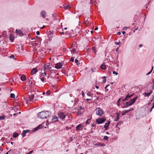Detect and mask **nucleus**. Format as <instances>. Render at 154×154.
Segmentation results:
<instances>
[{"mask_svg": "<svg viewBox=\"0 0 154 154\" xmlns=\"http://www.w3.org/2000/svg\"><path fill=\"white\" fill-rule=\"evenodd\" d=\"M51 114L50 111H45L40 112L37 114V117L39 119H46Z\"/></svg>", "mask_w": 154, "mask_h": 154, "instance_id": "obj_1", "label": "nucleus"}, {"mask_svg": "<svg viewBox=\"0 0 154 154\" xmlns=\"http://www.w3.org/2000/svg\"><path fill=\"white\" fill-rule=\"evenodd\" d=\"M137 98V97H136L133 99H130V100L129 101L126 102V105H125L124 106H122V107L123 108H125L129 106H131L135 102Z\"/></svg>", "mask_w": 154, "mask_h": 154, "instance_id": "obj_2", "label": "nucleus"}, {"mask_svg": "<svg viewBox=\"0 0 154 154\" xmlns=\"http://www.w3.org/2000/svg\"><path fill=\"white\" fill-rule=\"evenodd\" d=\"M97 109H98V110L96 112V115L99 116H101L103 114H104V111L100 107H99L98 108H97L95 109V110H97Z\"/></svg>", "mask_w": 154, "mask_h": 154, "instance_id": "obj_3", "label": "nucleus"}, {"mask_svg": "<svg viewBox=\"0 0 154 154\" xmlns=\"http://www.w3.org/2000/svg\"><path fill=\"white\" fill-rule=\"evenodd\" d=\"M106 120V119L105 118H99L96 120V122L98 124H101L104 122Z\"/></svg>", "mask_w": 154, "mask_h": 154, "instance_id": "obj_4", "label": "nucleus"}, {"mask_svg": "<svg viewBox=\"0 0 154 154\" xmlns=\"http://www.w3.org/2000/svg\"><path fill=\"white\" fill-rule=\"evenodd\" d=\"M34 95L32 94L30 95H28L27 96V100H28L29 101L33 102V100L34 97Z\"/></svg>", "mask_w": 154, "mask_h": 154, "instance_id": "obj_5", "label": "nucleus"}, {"mask_svg": "<svg viewBox=\"0 0 154 154\" xmlns=\"http://www.w3.org/2000/svg\"><path fill=\"white\" fill-rule=\"evenodd\" d=\"M58 116L60 119H64L66 117L65 115L64 114V113L62 112H60L59 113Z\"/></svg>", "mask_w": 154, "mask_h": 154, "instance_id": "obj_6", "label": "nucleus"}, {"mask_svg": "<svg viewBox=\"0 0 154 154\" xmlns=\"http://www.w3.org/2000/svg\"><path fill=\"white\" fill-rule=\"evenodd\" d=\"M63 66L61 63L59 62L56 63L55 66V67L57 69H60L62 68Z\"/></svg>", "mask_w": 154, "mask_h": 154, "instance_id": "obj_7", "label": "nucleus"}, {"mask_svg": "<svg viewBox=\"0 0 154 154\" xmlns=\"http://www.w3.org/2000/svg\"><path fill=\"white\" fill-rule=\"evenodd\" d=\"M83 128V126L82 124H80L78 125L76 127V130L78 131L79 130H82Z\"/></svg>", "mask_w": 154, "mask_h": 154, "instance_id": "obj_8", "label": "nucleus"}, {"mask_svg": "<svg viewBox=\"0 0 154 154\" xmlns=\"http://www.w3.org/2000/svg\"><path fill=\"white\" fill-rule=\"evenodd\" d=\"M51 121L53 122H58V119L56 116H54L51 119Z\"/></svg>", "mask_w": 154, "mask_h": 154, "instance_id": "obj_9", "label": "nucleus"}, {"mask_svg": "<svg viewBox=\"0 0 154 154\" xmlns=\"http://www.w3.org/2000/svg\"><path fill=\"white\" fill-rule=\"evenodd\" d=\"M110 122L109 121H108V123H105V125H104V128L106 130H107L108 129L109 125L110 124Z\"/></svg>", "mask_w": 154, "mask_h": 154, "instance_id": "obj_10", "label": "nucleus"}, {"mask_svg": "<svg viewBox=\"0 0 154 154\" xmlns=\"http://www.w3.org/2000/svg\"><path fill=\"white\" fill-rule=\"evenodd\" d=\"M38 71V70L37 69V68H34L32 69L31 72L32 74H36Z\"/></svg>", "mask_w": 154, "mask_h": 154, "instance_id": "obj_11", "label": "nucleus"}, {"mask_svg": "<svg viewBox=\"0 0 154 154\" xmlns=\"http://www.w3.org/2000/svg\"><path fill=\"white\" fill-rule=\"evenodd\" d=\"M48 68H49V69H50L51 68V66H50L49 63H47L44 65V68L45 70L46 69H47Z\"/></svg>", "mask_w": 154, "mask_h": 154, "instance_id": "obj_12", "label": "nucleus"}, {"mask_svg": "<svg viewBox=\"0 0 154 154\" xmlns=\"http://www.w3.org/2000/svg\"><path fill=\"white\" fill-rule=\"evenodd\" d=\"M100 68L104 70L106 69V65L103 63L100 66Z\"/></svg>", "mask_w": 154, "mask_h": 154, "instance_id": "obj_13", "label": "nucleus"}, {"mask_svg": "<svg viewBox=\"0 0 154 154\" xmlns=\"http://www.w3.org/2000/svg\"><path fill=\"white\" fill-rule=\"evenodd\" d=\"M116 114L117 116V117H116V118L114 119V121L117 122L119 119V114L118 112H117Z\"/></svg>", "mask_w": 154, "mask_h": 154, "instance_id": "obj_14", "label": "nucleus"}, {"mask_svg": "<svg viewBox=\"0 0 154 154\" xmlns=\"http://www.w3.org/2000/svg\"><path fill=\"white\" fill-rule=\"evenodd\" d=\"M41 14L43 18H45L46 17V13L45 11H43L41 12Z\"/></svg>", "mask_w": 154, "mask_h": 154, "instance_id": "obj_15", "label": "nucleus"}, {"mask_svg": "<svg viewBox=\"0 0 154 154\" xmlns=\"http://www.w3.org/2000/svg\"><path fill=\"white\" fill-rule=\"evenodd\" d=\"M20 79L22 81H24L26 79V77L24 75H23L21 76Z\"/></svg>", "mask_w": 154, "mask_h": 154, "instance_id": "obj_16", "label": "nucleus"}, {"mask_svg": "<svg viewBox=\"0 0 154 154\" xmlns=\"http://www.w3.org/2000/svg\"><path fill=\"white\" fill-rule=\"evenodd\" d=\"M19 134L17 132H14L13 134V137L14 138H16L18 136Z\"/></svg>", "mask_w": 154, "mask_h": 154, "instance_id": "obj_17", "label": "nucleus"}, {"mask_svg": "<svg viewBox=\"0 0 154 154\" xmlns=\"http://www.w3.org/2000/svg\"><path fill=\"white\" fill-rule=\"evenodd\" d=\"M129 112L128 110H124L122 111V116H124L125 115L126 113Z\"/></svg>", "mask_w": 154, "mask_h": 154, "instance_id": "obj_18", "label": "nucleus"}, {"mask_svg": "<svg viewBox=\"0 0 154 154\" xmlns=\"http://www.w3.org/2000/svg\"><path fill=\"white\" fill-rule=\"evenodd\" d=\"M10 40L11 42H13L14 41V38L12 37L11 34H10Z\"/></svg>", "mask_w": 154, "mask_h": 154, "instance_id": "obj_19", "label": "nucleus"}, {"mask_svg": "<svg viewBox=\"0 0 154 154\" xmlns=\"http://www.w3.org/2000/svg\"><path fill=\"white\" fill-rule=\"evenodd\" d=\"M122 98V97L120 98L117 101V105L118 106H119L120 105V103L121 101L120 100H121Z\"/></svg>", "mask_w": 154, "mask_h": 154, "instance_id": "obj_20", "label": "nucleus"}, {"mask_svg": "<svg viewBox=\"0 0 154 154\" xmlns=\"http://www.w3.org/2000/svg\"><path fill=\"white\" fill-rule=\"evenodd\" d=\"M37 128H38L39 129L42 128L43 126L42 124H40L38 125V126H37Z\"/></svg>", "mask_w": 154, "mask_h": 154, "instance_id": "obj_21", "label": "nucleus"}, {"mask_svg": "<svg viewBox=\"0 0 154 154\" xmlns=\"http://www.w3.org/2000/svg\"><path fill=\"white\" fill-rule=\"evenodd\" d=\"M26 133L25 132V131H24V130H23V132H22V133H21V135H22V136L23 137H24L26 136Z\"/></svg>", "mask_w": 154, "mask_h": 154, "instance_id": "obj_22", "label": "nucleus"}, {"mask_svg": "<svg viewBox=\"0 0 154 154\" xmlns=\"http://www.w3.org/2000/svg\"><path fill=\"white\" fill-rule=\"evenodd\" d=\"M10 97L12 98H14L15 97V95L14 94L11 93L10 94Z\"/></svg>", "mask_w": 154, "mask_h": 154, "instance_id": "obj_23", "label": "nucleus"}, {"mask_svg": "<svg viewBox=\"0 0 154 154\" xmlns=\"http://www.w3.org/2000/svg\"><path fill=\"white\" fill-rule=\"evenodd\" d=\"M92 94V93L89 91L87 93V95L89 96H91Z\"/></svg>", "mask_w": 154, "mask_h": 154, "instance_id": "obj_24", "label": "nucleus"}, {"mask_svg": "<svg viewBox=\"0 0 154 154\" xmlns=\"http://www.w3.org/2000/svg\"><path fill=\"white\" fill-rule=\"evenodd\" d=\"M109 85H109V84L107 85L105 87V91L107 92L108 91V89L107 88L108 87H109Z\"/></svg>", "mask_w": 154, "mask_h": 154, "instance_id": "obj_25", "label": "nucleus"}, {"mask_svg": "<svg viewBox=\"0 0 154 154\" xmlns=\"http://www.w3.org/2000/svg\"><path fill=\"white\" fill-rule=\"evenodd\" d=\"M153 66H152L151 70L148 73L146 74V75H149L152 72L153 69Z\"/></svg>", "mask_w": 154, "mask_h": 154, "instance_id": "obj_26", "label": "nucleus"}, {"mask_svg": "<svg viewBox=\"0 0 154 154\" xmlns=\"http://www.w3.org/2000/svg\"><path fill=\"white\" fill-rule=\"evenodd\" d=\"M75 63H76L77 65H79L80 63L79 62L78 60L77 59L75 60Z\"/></svg>", "mask_w": 154, "mask_h": 154, "instance_id": "obj_27", "label": "nucleus"}, {"mask_svg": "<svg viewBox=\"0 0 154 154\" xmlns=\"http://www.w3.org/2000/svg\"><path fill=\"white\" fill-rule=\"evenodd\" d=\"M152 93V91L151 90L150 92L149 93H147V96L148 97Z\"/></svg>", "mask_w": 154, "mask_h": 154, "instance_id": "obj_28", "label": "nucleus"}, {"mask_svg": "<svg viewBox=\"0 0 154 154\" xmlns=\"http://www.w3.org/2000/svg\"><path fill=\"white\" fill-rule=\"evenodd\" d=\"M12 152H11V149H10L9 151L6 152L5 154H12Z\"/></svg>", "mask_w": 154, "mask_h": 154, "instance_id": "obj_29", "label": "nucleus"}, {"mask_svg": "<svg viewBox=\"0 0 154 154\" xmlns=\"http://www.w3.org/2000/svg\"><path fill=\"white\" fill-rule=\"evenodd\" d=\"M5 117L6 116H0V120H2L4 119L5 118Z\"/></svg>", "mask_w": 154, "mask_h": 154, "instance_id": "obj_30", "label": "nucleus"}, {"mask_svg": "<svg viewBox=\"0 0 154 154\" xmlns=\"http://www.w3.org/2000/svg\"><path fill=\"white\" fill-rule=\"evenodd\" d=\"M38 130H39V129H38V128L37 127L36 128H35L34 129H33L32 131L35 132V131Z\"/></svg>", "mask_w": 154, "mask_h": 154, "instance_id": "obj_31", "label": "nucleus"}, {"mask_svg": "<svg viewBox=\"0 0 154 154\" xmlns=\"http://www.w3.org/2000/svg\"><path fill=\"white\" fill-rule=\"evenodd\" d=\"M38 130H39V129H38V128L37 127L36 128H35L34 129H33L32 131L35 132V131Z\"/></svg>", "mask_w": 154, "mask_h": 154, "instance_id": "obj_32", "label": "nucleus"}, {"mask_svg": "<svg viewBox=\"0 0 154 154\" xmlns=\"http://www.w3.org/2000/svg\"><path fill=\"white\" fill-rule=\"evenodd\" d=\"M75 100H74V105L75 106V104H77L78 103V100L77 99H76V98H75Z\"/></svg>", "mask_w": 154, "mask_h": 154, "instance_id": "obj_33", "label": "nucleus"}, {"mask_svg": "<svg viewBox=\"0 0 154 154\" xmlns=\"http://www.w3.org/2000/svg\"><path fill=\"white\" fill-rule=\"evenodd\" d=\"M92 50L95 52V53H96L97 51L96 50V48L95 47H93L92 48Z\"/></svg>", "mask_w": 154, "mask_h": 154, "instance_id": "obj_34", "label": "nucleus"}, {"mask_svg": "<svg viewBox=\"0 0 154 154\" xmlns=\"http://www.w3.org/2000/svg\"><path fill=\"white\" fill-rule=\"evenodd\" d=\"M109 139V137L107 136H104L103 138L104 140H108Z\"/></svg>", "mask_w": 154, "mask_h": 154, "instance_id": "obj_35", "label": "nucleus"}, {"mask_svg": "<svg viewBox=\"0 0 154 154\" xmlns=\"http://www.w3.org/2000/svg\"><path fill=\"white\" fill-rule=\"evenodd\" d=\"M42 75L43 76H47L46 73L45 71L44 73H42Z\"/></svg>", "mask_w": 154, "mask_h": 154, "instance_id": "obj_36", "label": "nucleus"}, {"mask_svg": "<svg viewBox=\"0 0 154 154\" xmlns=\"http://www.w3.org/2000/svg\"><path fill=\"white\" fill-rule=\"evenodd\" d=\"M41 76H40V79L41 80V81L42 82H44V80H45V79L44 77H42V78H41Z\"/></svg>", "mask_w": 154, "mask_h": 154, "instance_id": "obj_37", "label": "nucleus"}, {"mask_svg": "<svg viewBox=\"0 0 154 154\" xmlns=\"http://www.w3.org/2000/svg\"><path fill=\"white\" fill-rule=\"evenodd\" d=\"M70 7L69 5H68L66 6H65L64 7V8L65 9L67 10L68 8H69Z\"/></svg>", "mask_w": 154, "mask_h": 154, "instance_id": "obj_38", "label": "nucleus"}, {"mask_svg": "<svg viewBox=\"0 0 154 154\" xmlns=\"http://www.w3.org/2000/svg\"><path fill=\"white\" fill-rule=\"evenodd\" d=\"M21 32V30L20 29H17L16 30V32L17 34H19V33H20Z\"/></svg>", "mask_w": 154, "mask_h": 154, "instance_id": "obj_39", "label": "nucleus"}, {"mask_svg": "<svg viewBox=\"0 0 154 154\" xmlns=\"http://www.w3.org/2000/svg\"><path fill=\"white\" fill-rule=\"evenodd\" d=\"M9 57L10 58H13L14 60H15V59L14 58V55H11V56H9Z\"/></svg>", "mask_w": 154, "mask_h": 154, "instance_id": "obj_40", "label": "nucleus"}, {"mask_svg": "<svg viewBox=\"0 0 154 154\" xmlns=\"http://www.w3.org/2000/svg\"><path fill=\"white\" fill-rule=\"evenodd\" d=\"M51 93H50V91L49 90H48L47 92L46 93V95H49Z\"/></svg>", "mask_w": 154, "mask_h": 154, "instance_id": "obj_41", "label": "nucleus"}, {"mask_svg": "<svg viewBox=\"0 0 154 154\" xmlns=\"http://www.w3.org/2000/svg\"><path fill=\"white\" fill-rule=\"evenodd\" d=\"M91 119H91H88L86 122V123L88 124H89V121Z\"/></svg>", "mask_w": 154, "mask_h": 154, "instance_id": "obj_42", "label": "nucleus"}, {"mask_svg": "<svg viewBox=\"0 0 154 154\" xmlns=\"http://www.w3.org/2000/svg\"><path fill=\"white\" fill-rule=\"evenodd\" d=\"M123 122L122 121H120L117 123V124L119 125H121L122 124H123Z\"/></svg>", "mask_w": 154, "mask_h": 154, "instance_id": "obj_43", "label": "nucleus"}, {"mask_svg": "<svg viewBox=\"0 0 154 154\" xmlns=\"http://www.w3.org/2000/svg\"><path fill=\"white\" fill-rule=\"evenodd\" d=\"M71 51L72 53H75L76 52V50L75 48H73L72 49Z\"/></svg>", "mask_w": 154, "mask_h": 154, "instance_id": "obj_44", "label": "nucleus"}, {"mask_svg": "<svg viewBox=\"0 0 154 154\" xmlns=\"http://www.w3.org/2000/svg\"><path fill=\"white\" fill-rule=\"evenodd\" d=\"M19 35L20 36H23L24 35L23 33L21 31L19 33Z\"/></svg>", "mask_w": 154, "mask_h": 154, "instance_id": "obj_45", "label": "nucleus"}, {"mask_svg": "<svg viewBox=\"0 0 154 154\" xmlns=\"http://www.w3.org/2000/svg\"><path fill=\"white\" fill-rule=\"evenodd\" d=\"M101 143H99L95 144V145L97 146H101Z\"/></svg>", "mask_w": 154, "mask_h": 154, "instance_id": "obj_46", "label": "nucleus"}, {"mask_svg": "<svg viewBox=\"0 0 154 154\" xmlns=\"http://www.w3.org/2000/svg\"><path fill=\"white\" fill-rule=\"evenodd\" d=\"M70 61L72 62H73L74 61V58L73 57H71Z\"/></svg>", "mask_w": 154, "mask_h": 154, "instance_id": "obj_47", "label": "nucleus"}, {"mask_svg": "<svg viewBox=\"0 0 154 154\" xmlns=\"http://www.w3.org/2000/svg\"><path fill=\"white\" fill-rule=\"evenodd\" d=\"M83 113H81V112L80 111H78V115H83Z\"/></svg>", "mask_w": 154, "mask_h": 154, "instance_id": "obj_48", "label": "nucleus"}, {"mask_svg": "<svg viewBox=\"0 0 154 154\" xmlns=\"http://www.w3.org/2000/svg\"><path fill=\"white\" fill-rule=\"evenodd\" d=\"M24 131H25V132L26 133H29V132H30V130L29 129H27L26 130H24Z\"/></svg>", "mask_w": 154, "mask_h": 154, "instance_id": "obj_49", "label": "nucleus"}, {"mask_svg": "<svg viewBox=\"0 0 154 154\" xmlns=\"http://www.w3.org/2000/svg\"><path fill=\"white\" fill-rule=\"evenodd\" d=\"M112 73L113 74H115L116 75H117L118 74V72H116L115 71H113Z\"/></svg>", "mask_w": 154, "mask_h": 154, "instance_id": "obj_50", "label": "nucleus"}, {"mask_svg": "<svg viewBox=\"0 0 154 154\" xmlns=\"http://www.w3.org/2000/svg\"><path fill=\"white\" fill-rule=\"evenodd\" d=\"M128 96L129 97V98H130L131 97H132V96L133 95V94H132L131 95H129V94H128Z\"/></svg>", "mask_w": 154, "mask_h": 154, "instance_id": "obj_51", "label": "nucleus"}, {"mask_svg": "<svg viewBox=\"0 0 154 154\" xmlns=\"http://www.w3.org/2000/svg\"><path fill=\"white\" fill-rule=\"evenodd\" d=\"M49 121L48 120H47L46 122V125L47 126H48L49 125Z\"/></svg>", "mask_w": 154, "mask_h": 154, "instance_id": "obj_52", "label": "nucleus"}, {"mask_svg": "<svg viewBox=\"0 0 154 154\" xmlns=\"http://www.w3.org/2000/svg\"><path fill=\"white\" fill-rule=\"evenodd\" d=\"M126 97H127V98H126V99H126V100H127V101L128 100H129V99H130V98H129V97H128V95H126V97H125V98H126Z\"/></svg>", "mask_w": 154, "mask_h": 154, "instance_id": "obj_53", "label": "nucleus"}, {"mask_svg": "<svg viewBox=\"0 0 154 154\" xmlns=\"http://www.w3.org/2000/svg\"><path fill=\"white\" fill-rule=\"evenodd\" d=\"M82 96L83 97H84V96H85V94H84V92L83 91H82Z\"/></svg>", "mask_w": 154, "mask_h": 154, "instance_id": "obj_54", "label": "nucleus"}, {"mask_svg": "<svg viewBox=\"0 0 154 154\" xmlns=\"http://www.w3.org/2000/svg\"><path fill=\"white\" fill-rule=\"evenodd\" d=\"M143 95H144L145 97L147 96V93L146 92H145L144 93H143Z\"/></svg>", "mask_w": 154, "mask_h": 154, "instance_id": "obj_55", "label": "nucleus"}, {"mask_svg": "<svg viewBox=\"0 0 154 154\" xmlns=\"http://www.w3.org/2000/svg\"><path fill=\"white\" fill-rule=\"evenodd\" d=\"M106 79H104L103 81V83H106Z\"/></svg>", "mask_w": 154, "mask_h": 154, "instance_id": "obj_56", "label": "nucleus"}, {"mask_svg": "<svg viewBox=\"0 0 154 154\" xmlns=\"http://www.w3.org/2000/svg\"><path fill=\"white\" fill-rule=\"evenodd\" d=\"M92 99H86V100L88 101H90V100H92Z\"/></svg>", "mask_w": 154, "mask_h": 154, "instance_id": "obj_57", "label": "nucleus"}, {"mask_svg": "<svg viewBox=\"0 0 154 154\" xmlns=\"http://www.w3.org/2000/svg\"><path fill=\"white\" fill-rule=\"evenodd\" d=\"M33 152V150H32V151H30V152H28L27 154H30Z\"/></svg>", "mask_w": 154, "mask_h": 154, "instance_id": "obj_58", "label": "nucleus"}, {"mask_svg": "<svg viewBox=\"0 0 154 154\" xmlns=\"http://www.w3.org/2000/svg\"><path fill=\"white\" fill-rule=\"evenodd\" d=\"M36 33L37 35H39L40 34V33L39 31H37L36 32Z\"/></svg>", "mask_w": 154, "mask_h": 154, "instance_id": "obj_59", "label": "nucleus"}, {"mask_svg": "<svg viewBox=\"0 0 154 154\" xmlns=\"http://www.w3.org/2000/svg\"><path fill=\"white\" fill-rule=\"evenodd\" d=\"M51 72H53L54 73H55L56 72V71L55 70H51Z\"/></svg>", "mask_w": 154, "mask_h": 154, "instance_id": "obj_60", "label": "nucleus"}, {"mask_svg": "<svg viewBox=\"0 0 154 154\" xmlns=\"http://www.w3.org/2000/svg\"><path fill=\"white\" fill-rule=\"evenodd\" d=\"M128 28V27H124L123 28V29L124 30H126L127 28Z\"/></svg>", "mask_w": 154, "mask_h": 154, "instance_id": "obj_61", "label": "nucleus"}, {"mask_svg": "<svg viewBox=\"0 0 154 154\" xmlns=\"http://www.w3.org/2000/svg\"><path fill=\"white\" fill-rule=\"evenodd\" d=\"M106 145L105 144H101V146H102V147H104V146H105Z\"/></svg>", "mask_w": 154, "mask_h": 154, "instance_id": "obj_62", "label": "nucleus"}, {"mask_svg": "<svg viewBox=\"0 0 154 154\" xmlns=\"http://www.w3.org/2000/svg\"><path fill=\"white\" fill-rule=\"evenodd\" d=\"M138 46H139L140 48L141 47H143V45H142V44H140L139 45H138Z\"/></svg>", "mask_w": 154, "mask_h": 154, "instance_id": "obj_63", "label": "nucleus"}, {"mask_svg": "<svg viewBox=\"0 0 154 154\" xmlns=\"http://www.w3.org/2000/svg\"><path fill=\"white\" fill-rule=\"evenodd\" d=\"M101 94V93L100 92H97V95H100Z\"/></svg>", "mask_w": 154, "mask_h": 154, "instance_id": "obj_64", "label": "nucleus"}]
</instances>
